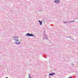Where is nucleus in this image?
Instances as JSON below:
<instances>
[{"mask_svg":"<svg viewBox=\"0 0 78 78\" xmlns=\"http://www.w3.org/2000/svg\"><path fill=\"white\" fill-rule=\"evenodd\" d=\"M26 36H30V37L31 36H32L33 37H34V34H30L29 33H28L26 34Z\"/></svg>","mask_w":78,"mask_h":78,"instance_id":"nucleus-1","label":"nucleus"},{"mask_svg":"<svg viewBox=\"0 0 78 78\" xmlns=\"http://www.w3.org/2000/svg\"><path fill=\"white\" fill-rule=\"evenodd\" d=\"M15 43L17 45H19L20 44V41L19 40L15 41Z\"/></svg>","mask_w":78,"mask_h":78,"instance_id":"nucleus-2","label":"nucleus"},{"mask_svg":"<svg viewBox=\"0 0 78 78\" xmlns=\"http://www.w3.org/2000/svg\"><path fill=\"white\" fill-rule=\"evenodd\" d=\"M13 40H14L15 41H16L18 40L19 37H18V36H14L13 37Z\"/></svg>","mask_w":78,"mask_h":78,"instance_id":"nucleus-3","label":"nucleus"},{"mask_svg":"<svg viewBox=\"0 0 78 78\" xmlns=\"http://www.w3.org/2000/svg\"><path fill=\"white\" fill-rule=\"evenodd\" d=\"M43 39H46V40H48V38H47V36L46 34H44L43 36Z\"/></svg>","mask_w":78,"mask_h":78,"instance_id":"nucleus-4","label":"nucleus"},{"mask_svg":"<svg viewBox=\"0 0 78 78\" xmlns=\"http://www.w3.org/2000/svg\"><path fill=\"white\" fill-rule=\"evenodd\" d=\"M54 2L55 3H59L60 2V1L59 0H55L54 1Z\"/></svg>","mask_w":78,"mask_h":78,"instance_id":"nucleus-5","label":"nucleus"},{"mask_svg":"<svg viewBox=\"0 0 78 78\" xmlns=\"http://www.w3.org/2000/svg\"><path fill=\"white\" fill-rule=\"evenodd\" d=\"M53 75H55V73H50L49 74V76H53Z\"/></svg>","mask_w":78,"mask_h":78,"instance_id":"nucleus-6","label":"nucleus"},{"mask_svg":"<svg viewBox=\"0 0 78 78\" xmlns=\"http://www.w3.org/2000/svg\"><path fill=\"white\" fill-rule=\"evenodd\" d=\"M38 22L40 23V25H42V21H41L40 20H39L38 21Z\"/></svg>","mask_w":78,"mask_h":78,"instance_id":"nucleus-7","label":"nucleus"},{"mask_svg":"<svg viewBox=\"0 0 78 78\" xmlns=\"http://www.w3.org/2000/svg\"><path fill=\"white\" fill-rule=\"evenodd\" d=\"M28 78H31V75L30 74H29V77Z\"/></svg>","mask_w":78,"mask_h":78,"instance_id":"nucleus-8","label":"nucleus"},{"mask_svg":"<svg viewBox=\"0 0 78 78\" xmlns=\"http://www.w3.org/2000/svg\"><path fill=\"white\" fill-rule=\"evenodd\" d=\"M67 22H69L68 21H66V22H64L63 23H67Z\"/></svg>","mask_w":78,"mask_h":78,"instance_id":"nucleus-9","label":"nucleus"},{"mask_svg":"<svg viewBox=\"0 0 78 78\" xmlns=\"http://www.w3.org/2000/svg\"><path fill=\"white\" fill-rule=\"evenodd\" d=\"M75 22V21H69V22Z\"/></svg>","mask_w":78,"mask_h":78,"instance_id":"nucleus-10","label":"nucleus"},{"mask_svg":"<svg viewBox=\"0 0 78 78\" xmlns=\"http://www.w3.org/2000/svg\"><path fill=\"white\" fill-rule=\"evenodd\" d=\"M68 78H72V76H70V77H68Z\"/></svg>","mask_w":78,"mask_h":78,"instance_id":"nucleus-11","label":"nucleus"},{"mask_svg":"<svg viewBox=\"0 0 78 78\" xmlns=\"http://www.w3.org/2000/svg\"><path fill=\"white\" fill-rule=\"evenodd\" d=\"M69 37V38H72V37Z\"/></svg>","mask_w":78,"mask_h":78,"instance_id":"nucleus-12","label":"nucleus"},{"mask_svg":"<svg viewBox=\"0 0 78 78\" xmlns=\"http://www.w3.org/2000/svg\"><path fill=\"white\" fill-rule=\"evenodd\" d=\"M44 58H47V57H44Z\"/></svg>","mask_w":78,"mask_h":78,"instance_id":"nucleus-13","label":"nucleus"},{"mask_svg":"<svg viewBox=\"0 0 78 78\" xmlns=\"http://www.w3.org/2000/svg\"><path fill=\"white\" fill-rule=\"evenodd\" d=\"M72 65H73V64H72Z\"/></svg>","mask_w":78,"mask_h":78,"instance_id":"nucleus-14","label":"nucleus"}]
</instances>
